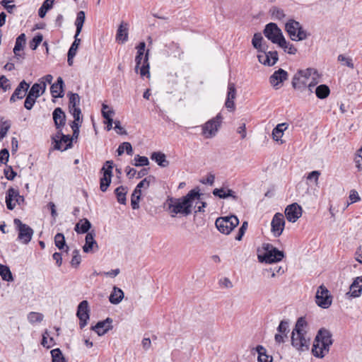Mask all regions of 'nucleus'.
I'll return each instance as SVG.
<instances>
[{"label": "nucleus", "mask_w": 362, "mask_h": 362, "mask_svg": "<svg viewBox=\"0 0 362 362\" xmlns=\"http://www.w3.org/2000/svg\"><path fill=\"white\" fill-rule=\"evenodd\" d=\"M239 220L235 216L219 217L215 225L217 229L223 234H229L238 225Z\"/></svg>", "instance_id": "obj_5"}, {"label": "nucleus", "mask_w": 362, "mask_h": 362, "mask_svg": "<svg viewBox=\"0 0 362 362\" xmlns=\"http://www.w3.org/2000/svg\"><path fill=\"white\" fill-rule=\"evenodd\" d=\"M4 173L6 178L8 180H13L16 176V173L10 165H6V168L4 169Z\"/></svg>", "instance_id": "obj_61"}, {"label": "nucleus", "mask_w": 362, "mask_h": 362, "mask_svg": "<svg viewBox=\"0 0 362 362\" xmlns=\"http://www.w3.org/2000/svg\"><path fill=\"white\" fill-rule=\"evenodd\" d=\"M331 332L326 329H320L315 339L312 353L317 358H323L329 351V347L332 344Z\"/></svg>", "instance_id": "obj_2"}, {"label": "nucleus", "mask_w": 362, "mask_h": 362, "mask_svg": "<svg viewBox=\"0 0 362 362\" xmlns=\"http://www.w3.org/2000/svg\"><path fill=\"white\" fill-rule=\"evenodd\" d=\"M0 276L4 281L8 282L13 281V274L9 267L6 265L0 264Z\"/></svg>", "instance_id": "obj_40"}, {"label": "nucleus", "mask_w": 362, "mask_h": 362, "mask_svg": "<svg viewBox=\"0 0 362 362\" xmlns=\"http://www.w3.org/2000/svg\"><path fill=\"white\" fill-rule=\"evenodd\" d=\"M54 244L59 250L66 247L65 252L67 253L69 247L66 245L65 238L63 233H58L54 236Z\"/></svg>", "instance_id": "obj_41"}, {"label": "nucleus", "mask_w": 362, "mask_h": 362, "mask_svg": "<svg viewBox=\"0 0 362 362\" xmlns=\"http://www.w3.org/2000/svg\"><path fill=\"white\" fill-rule=\"evenodd\" d=\"M151 158L162 168L168 166L170 163L169 161L166 159V156L160 151L152 153L151 155Z\"/></svg>", "instance_id": "obj_30"}, {"label": "nucleus", "mask_w": 362, "mask_h": 362, "mask_svg": "<svg viewBox=\"0 0 362 362\" xmlns=\"http://www.w3.org/2000/svg\"><path fill=\"white\" fill-rule=\"evenodd\" d=\"M202 194L198 188L190 190L185 196L180 198L169 197L167 199L168 210L172 217L180 214L185 216L192 213V207L195 200L201 199Z\"/></svg>", "instance_id": "obj_1"}, {"label": "nucleus", "mask_w": 362, "mask_h": 362, "mask_svg": "<svg viewBox=\"0 0 362 362\" xmlns=\"http://www.w3.org/2000/svg\"><path fill=\"white\" fill-rule=\"evenodd\" d=\"M127 193V187L124 186H119L115 190V194L117 197V202L121 204H126V194Z\"/></svg>", "instance_id": "obj_37"}, {"label": "nucleus", "mask_w": 362, "mask_h": 362, "mask_svg": "<svg viewBox=\"0 0 362 362\" xmlns=\"http://www.w3.org/2000/svg\"><path fill=\"white\" fill-rule=\"evenodd\" d=\"M26 37L24 33H21L16 40L15 46L13 48V53L15 57L18 59L20 58H24L23 54H21V51H22L25 45Z\"/></svg>", "instance_id": "obj_27"}, {"label": "nucleus", "mask_w": 362, "mask_h": 362, "mask_svg": "<svg viewBox=\"0 0 362 362\" xmlns=\"http://www.w3.org/2000/svg\"><path fill=\"white\" fill-rule=\"evenodd\" d=\"M5 202L7 209L13 210L16 205L21 206L24 204L25 198L20 195L18 189L10 187L6 191Z\"/></svg>", "instance_id": "obj_8"}, {"label": "nucleus", "mask_w": 362, "mask_h": 362, "mask_svg": "<svg viewBox=\"0 0 362 362\" xmlns=\"http://www.w3.org/2000/svg\"><path fill=\"white\" fill-rule=\"evenodd\" d=\"M330 93V90L327 85L322 84L318 86L315 89V94L318 98H326Z\"/></svg>", "instance_id": "obj_44"}, {"label": "nucleus", "mask_w": 362, "mask_h": 362, "mask_svg": "<svg viewBox=\"0 0 362 362\" xmlns=\"http://www.w3.org/2000/svg\"><path fill=\"white\" fill-rule=\"evenodd\" d=\"M291 344L298 351H305L309 349L310 339L306 337V334H298L296 332H292Z\"/></svg>", "instance_id": "obj_11"}, {"label": "nucleus", "mask_w": 362, "mask_h": 362, "mask_svg": "<svg viewBox=\"0 0 362 362\" xmlns=\"http://www.w3.org/2000/svg\"><path fill=\"white\" fill-rule=\"evenodd\" d=\"M272 17L274 19H277V20H282L286 16L284 11L282 9L278 8H274L272 11Z\"/></svg>", "instance_id": "obj_64"}, {"label": "nucleus", "mask_w": 362, "mask_h": 362, "mask_svg": "<svg viewBox=\"0 0 362 362\" xmlns=\"http://www.w3.org/2000/svg\"><path fill=\"white\" fill-rule=\"evenodd\" d=\"M338 61L342 62V63H344V64L346 66H347L348 67L351 68V69H354V63L352 62V59L349 57H345L344 55L343 54H339L338 56Z\"/></svg>", "instance_id": "obj_62"}, {"label": "nucleus", "mask_w": 362, "mask_h": 362, "mask_svg": "<svg viewBox=\"0 0 362 362\" xmlns=\"http://www.w3.org/2000/svg\"><path fill=\"white\" fill-rule=\"evenodd\" d=\"M258 354L257 361L259 362H272V356L267 354L266 349L262 345H257L255 348Z\"/></svg>", "instance_id": "obj_34"}, {"label": "nucleus", "mask_w": 362, "mask_h": 362, "mask_svg": "<svg viewBox=\"0 0 362 362\" xmlns=\"http://www.w3.org/2000/svg\"><path fill=\"white\" fill-rule=\"evenodd\" d=\"M285 215L290 222H296L302 215V208L297 203L288 205L285 209Z\"/></svg>", "instance_id": "obj_17"}, {"label": "nucleus", "mask_w": 362, "mask_h": 362, "mask_svg": "<svg viewBox=\"0 0 362 362\" xmlns=\"http://www.w3.org/2000/svg\"><path fill=\"white\" fill-rule=\"evenodd\" d=\"M112 320L107 317L105 320L98 322L95 325L91 327V329L95 331L98 336H103L112 329Z\"/></svg>", "instance_id": "obj_18"}, {"label": "nucleus", "mask_w": 362, "mask_h": 362, "mask_svg": "<svg viewBox=\"0 0 362 362\" xmlns=\"http://www.w3.org/2000/svg\"><path fill=\"white\" fill-rule=\"evenodd\" d=\"M128 30L129 24L122 21L117 28L116 40L122 44L126 42L128 40Z\"/></svg>", "instance_id": "obj_26"}, {"label": "nucleus", "mask_w": 362, "mask_h": 362, "mask_svg": "<svg viewBox=\"0 0 362 362\" xmlns=\"http://www.w3.org/2000/svg\"><path fill=\"white\" fill-rule=\"evenodd\" d=\"M264 253L258 255V260L260 262L272 264L279 262L284 257V252L278 250L272 244L266 243L263 245Z\"/></svg>", "instance_id": "obj_3"}, {"label": "nucleus", "mask_w": 362, "mask_h": 362, "mask_svg": "<svg viewBox=\"0 0 362 362\" xmlns=\"http://www.w3.org/2000/svg\"><path fill=\"white\" fill-rule=\"evenodd\" d=\"M81 261V255L78 250H74L72 253L71 264L74 267H77Z\"/></svg>", "instance_id": "obj_57"}, {"label": "nucleus", "mask_w": 362, "mask_h": 362, "mask_svg": "<svg viewBox=\"0 0 362 362\" xmlns=\"http://www.w3.org/2000/svg\"><path fill=\"white\" fill-rule=\"evenodd\" d=\"M90 228V222L87 218H83L76 224L74 230L77 233H88Z\"/></svg>", "instance_id": "obj_35"}, {"label": "nucleus", "mask_w": 362, "mask_h": 362, "mask_svg": "<svg viewBox=\"0 0 362 362\" xmlns=\"http://www.w3.org/2000/svg\"><path fill=\"white\" fill-rule=\"evenodd\" d=\"M279 46L289 54H295L297 52V49L295 46L293 44L287 42L286 40L285 43H280Z\"/></svg>", "instance_id": "obj_52"}, {"label": "nucleus", "mask_w": 362, "mask_h": 362, "mask_svg": "<svg viewBox=\"0 0 362 362\" xmlns=\"http://www.w3.org/2000/svg\"><path fill=\"white\" fill-rule=\"evenodd\" d=\"M288 79V73L282 69H279L274 71L269 77L270 83L276 88L278 89V86Z\"/></svg>", "instance_id": "obj_20"}, {"label": "nucleus", "mask_w": 362, "mask_h": 362, "mask_svg": "<svg viewBox=\"0 0 362 362\" xmlns=\"http://www.w3.org/2000/svg\"><path fill=\"white\" fill-rule=\"evenodd\" d=\"M113 161L107 160L101 168V173L112 176Z\"/></svg>", "instance_id": "obj_56"}, {"label": "nucleus", "mask_w": 362, "mask_h": 362, "mask_svg": "<svg viewBox=\"0 0 362 362\" xmlns=\"http://www.w3.org/2000/svg\"><path fill=\"white\" fill-rule=\"evenodd\" d=\"M52 362H66L59 349H54L51 351Z\"/></svg>", "instance_id": "obj_51"}, {"label": "nucleus", "mask_w": 362, "mask_h": 362, "mask_svg": "<svg viewBox=\"0 0 362 362\" xmlns=\"http://www.w3.org/2000/svg\"><path fill=\"white\" fill-rule=\"evenodd\" d=\"M148 54H149V50L148 49L146 51L144 57L139 55V54H136V56L135 57V62H136L135 70L137 72L138 69H139L140 66L141 65V66L140 68V74L141 76H147V77L150 76Z\"/></svg>", "instance_id": "obj_13"}, {"label": "nucleus", "mask_w": 362, "mask_h": 362, "mask_svg": "<svg viewBox=\"0 0 362 362\" xmlns=\"http://www.w3.org/2000/svg\"><path fill=\"white\" fill-rule=\"evenodd\" d=\"M90 309L87 300L81 301L77 308L76 316L79 319V326L81 329L85 327L90 318Z\"/></svg>", "instance_id": "obj_12"}, {"label": "nucleus", "mask_w": 362, "mask_h": 362, "mask_svg": "<svg viewBox=\"0 0 362 362\" xmlns=\"http://www.w3.org/2000/svg\"><path fill=\"white\" fill-rule=\"evenodd\" d=\"M259 62L269 66L274 65L278 61V53L276 51L264 50L257 55Z\"/></svg>", "instance_id": "obj_15"}, {"label": "nucleus", "mask_w": 362, "mask_h": 362, "mask_svg": "<svg viewBox=\"0 0 362 362\" xmlns=\"http://www.w3.org/2000/svg\"><path fill=\"white\" fill-rule=\"evenodd\" d=\"M307 325L308 324L305 319L301 317L298 319L296 323L295 328L293 329L292 332H296L298 334H306L305 329L307 327Z\"/></svg>", "instance_id": "obj_38"}, {"label": "nucleus", "mask_w": 362, "mask_h": 362, "mask_svg": "<svg viewBox=\"0 0 362 362\" xmlns=\"http://www.w3.org/2000/svg\"><path fill=\"white\" fill-rule=\"evenodd\" d=\"M156 181V177L153 175H149L144 179H143L135 187L136 189H139L141 190V188L148 189L151 182H154Z\"/></svg>", "instance_id": "obj_49"}, {"label": "nucleus", "mask_w": 362, "mask_h": 362, "mask_svg": "<svg viewBox=\"0 0 362 362\" xmlns=\"http://www.w3.org/2000/svg\"><path fill=\"white\" fill-rule=\"evenodd\" d=\"M46 87L45 82H43V84L35 83L32 86L28 95L37 99L45 91Z\"/></svg>", "instance_id": "obj_31"}, {"label": "nucleus", "mask_w": 362, "mask_h": 362, "mask_svg": "<svg viewBox=\"0 0 362 362\" xmlns=\"http://www.w3.org/2000/svg\"><path fill=\"white\" fill-rule=\"evenodd\" d=\"M35 101H36V98H35L34 97H32L29 95H27L25 102H24V107L27 110H30L33 108L34 104L35 103Z\"/></svg>", "instance_id": "obj_63"}, {"label": "nucleus", "mask_w": 362, "mask_h": 362, "mask_svg": "<svg viewBox=\"0 0 362 362\" xmlns=\"http://www.w3.org/2000/svg\"><path fill=\"white\" fill-rule=\"evenodd\" d=\"M85 19H86L85 12L83 11H80L79 12H78L76 19L75 21V25L76 27V35H79V34L81 33L83 23L85 22Z\"/></svg>", "instance_id": "obj_39"}, {"label": "nucleus", "mask_w": 362, "mask_h": 362, "mask_svg": "<svg viewBox=\"0 0 362 362\" xmlns=\"http://www.w3.org/2000/svg\"><path fill=\"white\" fill-rule=\"evenodd\" d=\"M54 142V148L59 151H66L72 146V139L70 135H63L60 139L52 137Z\"/></svg>", "instance_id": "obj_22"}, {"label": "nucleus", "mask_w": 362, "mask_h": 362, "mask_svg": "<svg viewBox=\"0 0 362 362\" xmlns=\"http://www.w3.org/2000/svg\"><path fill=\"white\" fill-rule=\"evenodd\" d=\"M124 298V292L117 286H114L112 293L109 297L111 303L117 305Z\"/></svg>", "instance_id": "obj_33"}, {"label": "nucleus", "mask_w": 362, "mask_h": 362, "mask_svg": "<svg viewBox=\"0 0 362 362\" xmlns=\"http://www.w3.org/2000/svg\"><path fill=\"white\" fill-rule=\"evenodd\" d=\"M316 304L324 309L330 307L332 303V296L329 291L324 286L321 285L317 288L315 295Z\"/></svg>", "instance_id": "obj_10"}, {"label": "nucleus", "mask_w": 362, "mask_h": 362, "mask_svg": "<svg viewBox=\"0 0 362 362\" xmlns=\"http://www.w3.org/2000/svg\"><path fill=\"white\" fill-rule=\"evenodd\" d=\"M134 165L135 166H146L149 164L148 159L146 156H141L139 155H136L134 157Z\"/></svg>", "instance_id": "obj_54"}, {"label": "nucleus", "mask_w": 362, "mask_h": 362, "mask_svg": "<svg viewBox=\"0 0 362 362\" xmlns=\"http://www.w3.org/2000/svg\"><path fill=\"white\" fill-rule=\"evenodd\" d=\"M13 223L18 232V240L23 244H28L34 233L33 228L28 225L23 223L19 218H15Z\"/></svg>", "instance_id": "obj_7"}, {"label": "nucleus", "mask_w": 362, "mask_h": 362, "mask_svg": "<svg viewBox=\"0 0 362 362\" xmlns=\"http://www.w3.org/2000/svg\"><path fill=\"white\" fill-rule=\"evenodd\" d=\"M54 1L55 0H45L42 3V6L38 10V16L40 18H44L47 12L52 8Z\"/></svg>", "instance_id": "obj_42"}, {"label": "nucleus", "mask_w": 362, "mask_h": 362, "mask_svg": "<svg viewBox=\"0 0 362 362\" xmlns=\"http://www.w3.org/2000/svg\"><path fill=\"white\" fill-rule=\"evenodd\" d=\"M95 233L93 231L89 232L86 234L85 238V244L83 246V250L86 253L94 252L98 250V245L95 241Z\"/></svg>", "instance_id": "obj_19"}, {"label": "nucleus", "mask_w": 362, "mask_h": 362, "mask_svg": "<svg viewBox=\"0 0 362 362\" xmlns=\"http://www.w3.org/2000/svg\"><path fill=\"white\" fill-rule=\"evenodd\" d=\"M44 319L43 314L37 312H30L28 315V320L30 323L34 324L41 322Z\"/></svg>", "instance_id": "obj_50"}, {"label": "nucleus", "mask_w": 362, "mask_h": 362, "mask_svg": "<svg viewBox=\"0 0 362 362\" xmlns=\"http://www.w3.org/2000/svg\"><path fill=\"white\" fill-rule=\"evenodd\" d=\"M263 33L264 36L274 44L279 45L280 43H285V37L281 30L274 23L267 24Z\"/></svg>", "instance_id": "obj_6"}, {"label": "nucleus", "mask_w": 362, "mask_h": 362, "mask_svg": "<svg viewBox=\"0 0 362 362\" xmlns=\"http://www.w3.org/2000/svg\"><path fill=\"white\" fill-rule=\"evenodd\" d=\"M213 194L221 199L232 197L234 200L238 199V197L235 194V192L230 189L226 190L224 188H216L213 190Z\"/></svg>", "instance_id": "obj_29"}, {"label": "nucleus", "mask_w": 362, "mask_h": 362, "mask_svg": "<svg viewBox=\"0 0 362 362\" xmlns=\"http://www.w3.org/2000/svg\"><path fill=\"white\" fill-rule=\"evenodd\" d=\"M64 83L62 77H58L57 81L51 85L50 92L53 98H63Z\"/></svg>", "instance_id": "obj_24"}, {"label": "nucleus", "mask_w": 362, "mask_h": 362, "mask_svg": "<svg viewBox=\"0 0 362 362\" xmlns=\"http://www.w3.org/2000/svg\"><path fill=\"white\" fill-rule=\"evenodd\" d=\"M223 117L221 113H218L215 117L209 119L202 127V134L206 138L214 137L222 122Z\"/></svg>", "instance_id": "obj_9"}, {"label": "nucleus", "mask_w": 362, "mask_h": 362, "mask_svg": "<svg viewBox=\"0 0 362 362\" xmlns=\"http://www.w3.org/2000/svg\"><path fill=\"white\" fill-rule=\"evenodd\" d=\"M43 36L42 34H37L29 42V46L31 49L35 50L39 45L42 42Z\"/></svg>", "instance_id": "obj_53"}, {"label": "nucleus", "mask_w": 362, "mask_h": 362, "mask_svg": "<svg viewBox=\"0 0 362 362\" xmlns=\"http://www.w3.org/2000/svg\"><path fill=\"white\" fill-rule=\"evenodd\" d=\"M78 35H76V33L75 36H74V41L72 43V45H71V47L68 51V53H70L71 54H75V55L76 54L77 49H78L80 42H81V39H79L78 37Z\"/></svg>", "instance_id": "obj_59"}, {"label": "nucleus", "mask_w": 362, "mask_h": 362, "mask_svg": "<svg viewBox=\"0 0 362 362\" xmlns=\"http://www.w3.org/2000/svg\"><path fill=\"white\" fill-rule=\"evenodd\" d=\"M11 126V122L10 120H4V117H0V140L6 135Z\"/></svg>", "instance_id": "obj_45"}, {"label": "nucleus", "mask_w": 362, "mask_h": 362, "mask_svg": "<svg viewBox=\"0 0 362 362\" xmlns=\"http://www.w3.org/2000/svg\"><path fill=\"white\" fill-rule=\"evenodd\" d=\"M272 232L275 237H279L281 235L284 226H285V220L284 215L281 213H276L274 214L272 223Z\"/></svg>", "instance_id": "obj_14"}, {"label": "nucleus", "mask_w": 362, "mask_h": 362, "mask_svg": "<svg viewBox=\"0 0 362 362\" xmlns=\"http://www.w3.org/2000/svg\"><path fill=\"white\" fill-rule=\"evenodd\" d=\"M285 30L293 41H302L308 38L310 34L303 29L302 25L293 19L288 20L285 24Z\"/></svg>", "instance_id": "obj_4"}, {"label": "nucleus", "mask_w": 362, "mask_h": 362, "mask_svg": "<svg viewBox=\"0 0 362 362\" xmlns=\"http://www.w3.org/2000/svg\"><path fill=\"white\" fill-rule=\"evenodd\" d=\"M29 87V83H26L25 81L23 80L21 82H20L17 88L15 89L13 93L11 96L9 100L10 102L14 103L17 99H23L25 96Z\"/></svg>", "instance_id": "obj_21"}, {"label": "nucleus", "mask_w": 362, "mask_h": 362, "mask_svg": "<svg viewBox=\"0 0 362 362\" xmlns=\"http://www.w3.org/2000/svg\"><path fill=\"white\" fill-rule=\"evenodd\" d=\"M288 128L286 123H281L276 125L272 131V138L274 140L278 141L284 135V131Z\"/></svg>", "instance_id": "obj_36"}, {"label": "nucleus", "mask_w": 362, "mask_h": 362, "mask_svg": "<svg viewBox=\"0 0 362 362\" xmlns=\"http://www.w3.org/2000/svg\"><path fill=\"white\" fill-rule=\"evenodd\" d=\"M296 74H299L308 81L310 77L312 78V81L308 83V88L312 92V88L318 83L317 78L319 77V74L317 71L313 68H308L305 70H299Z\"/></svg>", "instance_id": "obj_16"}, {"label": "nucleus", "mask_w": 362, "mask_h": 362, "mask_svg": "<svg viewBox=\"0 0 362 362\" xmlns=\"http://www.w3.org/2000/svg\"><path fill=\"white\" fill-rule=\"evenodd\" d=\"M308 83L307 80H305L302 76H300L299 74H296L292 79V86L294 89H297L299 90L303 91L306 88V87H308Z\"/></svg>", "instance_id": "obj_28"}, {"label": "nucleus", "mask_w": 362, "mask_h": 362, "mask_svg": "<svg viewBox=\"0 0 362 362\" xmlns=\"http://www.w3.org/2000/svg\"><path fill=\"white\" fill-rule=\"evenodd\" d=\"M141 195V190L135 188L131 197V205L133 209H138L139 208Z\"/></svg>", "instance_id": "obj_43"}, {"label": "nucleus", "mask_w": 362, "mask_h": 362, "mask_svg": "<svg viewBox=\"0 0 362 362\" xmlns=\"http://www.w3.org/2000/svg\"><path fill=\"white\" fill-rule=\"evenodd\" d=\"M56 129L63 128L66 124V115L61 107H57L52 112Z\"/></svg>", "instance_id": "obj_25"}, {"label": "nucleus", "mask_w": 362, "mask_h": 362, "mask_svg": "<svg viewBox=\"0 0 362 362\" xmlns=\"http://www.w3.org/2000/svg\"><path fill=\"white\" fill-rule=\"evenodd\" d=\"M288 322L286 320H281L279 323V325L277 327V331L283 334L285 337H287V334L288 332Z\"/></svg>", "instance_id": "obj_58"}, {"label": "nucleus", "mask_w": 362, "mask_h": 362, "mask_svg": "<svg viewBox=\"0 0 362 362\" xmlns=\"http://www.w3.org/2000/svg\"><path fill=\"white\" fill-rule=\"evenodd\" d=\"M69 97V109L78 107L80 104V97L78 94L69 92L67 93Z\"/></svg>", "instance_id": "obj_46"}, {"label": "nucleus", "mask_w": 362, "mask_h": 362, "mask_svg": "<svg viewBox=\"0 0 362 362\" xmlns=\"http://www.w3.org/2000/svg\"><path fill=\"white\" fill-rule=\"evenodd\" d=\"M0 88L6 92L11 88V85L9 80L5 76H0Z\"/></svg>", "instance_id": "obj_60"}, {"label": "nucleus", "mask_w": 362, "mask_h": 362, "mask_svg": "<svg viewBox=\"0 0 362 362\" xmlns=\"http://www.w3.org/2000/svg\"><path fill=\"white\" fill-rule=\"evenodd\" d=\"M263 37L262 34L257 33L254 35L252 40V44L253 47L257 49L259 52H262L264 50L268 49V46L262 43Z\"/></svg>", "instance_id": "obj_32"}, {"label": "nucleus", "mask_w": 362, "mask_h": 362, "mask_svg": "<svg viewBox=\"0 0 362 362\" xmlns=\"http://www.w3.org/2000/svg\"><path fill=\"white\" fill-rule=\"evenodd\" d=\"M117 151L119 156L123 154L124 151H126L128 155H132L133 153L132 146L129 142H123L121 144Z\"/></svg>", "instance_id": "obj_48"}, {"label": "nucleus", "mask_w": 362, "mask_h": 362, "mask_svg": "<svg viewBox=\"0 0 362 362\" xmlns=\"http://www.w3.org/2000/svg\"><path fill=\"white\" fill-rule=\"evenodd\" d=\"M235 97H236L235 86L233 83H228L226 100L234 101V100L235 99Z\"/></svg>", "instance_id": "obj_55"}, {"label": "nucleus", "mask_w": 362, "mask_h": 362, "mask_svg": "<svg viewBox=\"0 0 362 362\" xmlns=\"http://www.w3.org/2000/svg\"><path fill=\"white\" fill-rule=\"evenodd\" d=\"M362 291V276L356 277L351 284L349 291L346 296L353 298H358L361 296Z\"/></svg>", "instance_id": "obj_23"}, {"label": "nucleus", "mask_w": 362, "mask_h": 362, "mask_svg": "<svg viewBox=\"0 0 362 362\" xmlns=\"http://www.w3.org/2000/svg\"><path fill=\"white\" fill-rule=\"evenodd\" d=\"M111 175L103 174L102 177L100 180V189L103 192L107 191L108 187L110 186L112 180Z\"/></svg>", "instance_id": "obj_47"}]
</instances>
